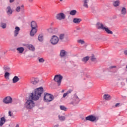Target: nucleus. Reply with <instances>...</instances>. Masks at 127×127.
I'll use <instances>...</instances> for the list:
<instances>
[{
  "instance_id": "1",
  "label": "nucleus",
  "mask_w": 127,
  "mask_h": 127,
  "mask_svg": "<svg viewBox=\"0 0 127 127\" xmlns=\"http://www.w3.org/2000/svg\"><path fill=\"white\" fill-rule=\"evenodd\" d=\"M43 87H40L36 89L29 96V98L24 104V107L27 110H32L35 107V103L33 101L39 100L43 93Z\"/></svg>"
},
{
  "instance_id": "2",
  "label": "nucleus",
  "mask_w": 127,
  "mask_h": 127,
  "mask_svg": "<svg viewBox=\"0 0 127 127\" xmlns=\"http://www.w3.org/2000/svg\"><path fill=\"white\" fill-rule=\"evenodd\" d=\"M97 29H101V30H105L107 34H113V31L109 29L107 26L104 25L102 23L97 22L96 25Z\"/></svg>"
},
{
  "instance_id": "3",
  "label": "nucleus",
  "mask_w": 127,
  "mask_h": 127,
  "mask_svg": "<svg viewBox=\"0 0 127 127\" xmlns=\"http://www.w3.org/2000/svg\"><path fill=\"white\" fill-rule=\"evenodd\" d=\"M31 30L30 32V36L32 37H33L34 35H35V34L36 32H37V28H38V27L37 26V23H36V22L34 21H32L31 22Z\"/></svg>"
},
{
  "instance_id": "4",
  "label": "nucleus",
  "mask_w": 127,
  "mask_h": 127,
  "mask_svg": "<svg viewBox=\"0 0 127 127\" xmlns=\"http://www.w3.org/2000/svg\"><path fill=\"white\" fill-rule=\"evenodd\" d=\"M44 96V100L46 103H50L54 100V96L49 93H45Z\"/></svg>"
},
{
  "instance_id": "5",
  "label": "nucleus",
  "mask_w": 127,
  "mask_h": 127,
  "mask_svg": "<svg viewBox=\"0 0 127 127\" xmlns=\"http://www.w3.org/2000/svg\"><path fill=\"white\" fill-rule=\"evenodd\" d=\"M50 42L52 45H56L59 42V38L56 35H53L51 38Z\"/></svg>"
},
{
  "instance_id": "6",
  "label": "nucleus",
  "mask_w": 127,
  "mask_h": 127,
  "mask_svg": "<svg viewBox=\"0 0 127 127\" xmlns=\"http://www.w3.org/2000/svg\"><path fill=\"white\" fill-rule=\"evenodd\" d=\"M85 120L86 121H89V122H97L99 121V117L94 115H89L85 118Z\"/></svg>"
},
{
  "instance_id": "7",
  "label": "nucleus",
  "mask_w": 127,
  "mask_h": 127,
  "mask_svg": "<svg viewBox=\"0 0 127 127\" xmlns=\"http://www.w3.org/2000/svg\"><path fill=\"white\" fill-rule=\"evenodd\" d=\"M62 79H63V76L61 74H57L55 76L54 80L55 82L58 83V86H60V85H61Z\"/></svg>"
},
{
  "instance_id": "8",
  "label": "nucleus",
  "mask_w": 127,
  "mask_h": 127,
  "mask_svg": "<svg viewBox=\"0 0 127 127\" xmlns=\"http://www.w3.org/2000/svg\"><path fill=\"white\" fill-rule=\"evenodd\" d=\"M12 98H11L10 96L5 97L2 99V103H3V104H5L6 105L12 104Z\"/></svg>"
},
{
  "instance_id": "9",
  "label": "nucleus",
  "mask_w": 127,
  "mask_h": 127,
  "mask_svg": "<svg viewBox=\"0 0 127 127\" xmlns=\"http://www.w3.org/2000/svg\"><path fill=\"white\" fill-rule=\"evenodd\" d=\"M56 18L58 20H63L66 18V15L63 12H60L56 15Z\"/></svg>"
},
{
  "instance_id": "10",
  "label": "nucleus",
  "mask_w": 127,
  "mask_h": 127,
  "mask_svg": "<svg viewBox=\"0 0 127 127\" xmlns=\"http://www.w3.org/2000/svg\"><path fill=\"white\" fill-rule=\"evenodd\" d=\"M79 103H80V99L78 97V96L74 95L73 96V101L69 103V105H73L75 106V105H77L79 104Z\"/></svg>"
},
{
  "instance_id": "11",
  "label": "nucleus",
  "mask_w": 127,
  "mask_h": 127,
  "mask_svg": "<svg viewBox=\"0 0 127 127\" xmlns=\"http://www.w3.org/2000/svg\"><path fill=\"white\" fill-rule=\"evenodd\" d=\"M6 13L8 16H10L13 12V10H12V8H11V6L8 5L6 7L5 9Z\"/></svg>"
},
{
  "instance_id": "12",
  "label": "nucleus",
  "mask_w": 127,
  "mask_h": 127,
  "mask_svg": "<svg viewBox=\"0 0 127 127\" xmlns=\"http://www.w3.org/2000/svg\"><path fill=\"white\" fill-rule=\"evenodd\" d=\"M16 12H21V13H23L24 12V5H21V6H17L15 9Z\"/></svg>"
},
{
  "instance_id": "13",
  "label": "nucleus",
  "mask_w": 127,
  "mask_h": 127,
  "mask_svg": "<svg viewBox=\"0 0 127 127\" xmlns=\"http://www.w3.org/2000/svg\"><path fill=\"white\" fill-rule=\"evenodd\" d=\"M68 55V52L66 51L65 50H61L60 51V56L62 58L66 57Z\"/></svg>"
},
{
  "instance_id": "14",
  "label": "nucleus",
  "mask_w": 127,
  "mask_h": 127,
  "mask_svg": "<svg viewBox=\"0 0 127 127\" xmlns=\"http://www.w3.org/2000/svg\"><path fill=\"white\" fill-rule=\"evenodd\" d=\"M30 82L31 84H33V85H36V84L39 82V79L37 77H33L30 79Z\"/></svg>"
},
{
  "instance_id": "15",
  "label": "nucleus",
  "mask_w": 127,
  "mask_h": 127,
  "mask_svg": "<svg viewBox=\"0 0 127 127\" xmlns=\"http://www.w3.org/2000/svg\"><path fill=\"white\" fill-rule=\"evenodd\" d=\"M19 31H20V28L18 26L15 27V30L14 31V37H17V35L19 34Z\"/></svg>"
},
{
  "instance_id": "16",
  "label": "nucleus",
  "mask_w": 127,
  "mask_h": 127,
  "mask_svg": "<svg viewBox=\"0 0 127 127\" xmlns=\"http://www.w3.org/2000/svg\"><path fill=\"white\" fill-rule=\"evenodd\" d=\"M103 99L105 100V101H110L112 100V96H111L110 94H105L103 95Z\"/></svg>"
},
{
  "instance_id": "17",
  "label": "nucleus",
  "mask_w": 127,
  "mask_h": 127,
  "mask_svg": "<svg viewBox=\"0 0 127 127\" xmlns=\"http://www.w3.org/2000/svg\"><path fill=\"white\" fill-rule=\"evenodd\" d=\"M121 12L122 16H125V15H126V14L127 13V8L125 7H123L121 8Z\"/></svg>"
},
{
  "instance_id": "18",
  "label": "nucleus",
  "mask_w": 127,
  "mask_h": 127,
  "mask_svg": "<svg viewBox=\"0 0 127 127\" xmlns=\"http://www.w3.org/2000/svg\"><path fill=\"white\" fill-rule=\"evenodd\" d=\"M26 47L31 51H34L35 50V48L32 44H27L26 45Z\"/></svg>"
},
{
  "instance_id": "19",
  "label": "nucleus",
  "mask_w": 127,
  "mask_h": 127,
  "mask_svg": "<svg viewBox=\"0 0 127 127\" xmlns=\"http://www.w3.org/2000/svg\"><path fill=\"white\" fill-rule=\"evenodd\" d=\"M38 39L40 42H43V40H44V35L43 33H41L39 35Z\"/></svg>"
},
{
  "instance_id": "20",
  "label": "nucleus",
  "mask_w": 127,
  "mask_h": 127,
  "mask_svg": "<svg viewBox=\"0 0 127 127\" xmlns=\"http://www.w3.org/2000/svg\"><path fill=\"white\" fill-rule=\"evenodd\" d=\"M73 92V90L69 89L66 92L64 93L63 95V98L64 99L66 97H68V95L71 94Z\"/></svg>"
},
{
  "instance_id": "21",
  "label": "nucleus",
  "mask_w": 127,
  "mask_h": 127,
  "mask_svg": "<svg viewBox=\"0 0 127 127\" xmlns=\"http://www.w3.org/2000/svg\"><path fill=\"white\" fill-rule=\"evenodd\" d=\"M6 120L5 118L1 117L0 118V127H2L4 124H5Z\"/></svg>"
},
{
  "instance_id": "22",
  "label": "nucleus",
  "mask_w": 127,
  "mask_h": 127,
  "mask_svg": "<svg viewBox=\"0 0 127 127\" xmlns=\"http://www.w3.org/2000/svg\"><path fill=\"white\" fill-rule=\"evenodd\" d=\"M17 51H18V53L20 54H22L24 52V48L22 47H18L16 49Z\"/></svg>"
},
{
  "instance_id": "23",
  "label": "nucleus",
  "mask_w": 127,
  "mask_h": 127,
  "mask_svg": "<svg viewBox=\"0 0 127 127\" xmlns=\"http://www.w3.org/2000/svg\"><path fill=\"white\" fill-rule=\"evenodd\" d=\"M95 75L96 78H101L102 77V72L99 70H96L95 72Z\"/></svg>"
},
{
  "instance_id": "24",
  "label": "nucleus",
  "mask_w": 127,
  "mask_h": 127,
  "mask_svg": "<svg viewBox=\"0 0 127 127\" xmlns=\"http://www.w3.org/2000/svg\"><path fill=\"white\" fill-rule=\"evenodd\" d=\"M81 21H82V19L80 18H74L73 19V23H75L76 24H79Z\"/></svg>"
},
{
  "instance_id": "25",
  "label": "nucleus",
  "mask_w": 127,
  "mask_h": 127,
  "mask_svg": "<svg viewBox=\"0 0 127 127\" xmlns=\"http://www.w3.org/2000/svg\"><path fill=\"white\" fill-rule=\"evenodd\" d=\"M19 81V78L17 76H15L12 79V83L15 84V83H17Z\"/></svg>"
},
{
  "instance_id": "26",
  "label": "nucleus",
  "mask_w": 127,
  "mask_h": 127,
  "mask_svg": "<svg viewBox=\"0 0 127 127\" xmlns=\"http://www.w3.org/2000/svg\"><path fill=\"white\" fill-rule=\"evenodd\" d=\"M89 0H83V6L84 7H86V8H88V3H89Z\"/></svg>"
},
{
  "instance_id": "27",
  "label": "nucleus",
  "mask_w": 127,
  "mask_h": 127,
  "mask_svg": "<svg viewBox=\"0 0 127 127\" xmlns=\"http://www.w3.org/2000/svg\"><path fill=\"white\" fill-rule=\"evenodd\" d=\"M0 27H1L2 29H5V28H6V23L1 22L0 23Z\"/></svg>"
},
{
  "instance_id": "28",
  "label": "nucleus",
  "mask_w": 127,
  "mask_h": 127,
  "mask_svg": "<svg viewBox=\"0 0 127 127\" xmlns=\"http://www.w3.org/2000/svg\"><path fill=\"white\" fill-rule=\"evenodd\" d=\"M114 6L117 7L120 5V0H118L114 2L113 3Z\"/></svg>"
},
{
  "instance_id": "29",
  "label": "nucleus",
  "mask_w": 127,
  "mask_h": 127,
  "mask_svg": "<svg viewBox=\"0 0 127 127\" xmlns=\"http://www.w3.org/2000/svg\"><path fill=\"white\" fill-rule=\"evenodd\" d=\"M76 13H77V11L76 10H72L69 12V14L72 16L76 15Z\"/></svg>"
},
{
  "instance_id": "30",
  "label": "nucleus",
  "mask_w": 127,
  "mask_h": 127,
  "mask_svg": "<svg viewBox=\"0 0 127 127\" xmlns=\"http://www.w3.org/2000/svg\"><path fill=\"white\" fill-rule=\"evenodd\" d=\"M90 59V57H85L82 59V61L83 62H84V63H86V62H87Z\"/></svg>"
},
{
  "instance_id": "31",
  "label": "nucleus",
  "mask_w": 127,
  "mask_h": 127,
  "mask_svg": "<svg viewBox=\"0 0 127 127\" xmlns=\"http://www.w3.org/2000/svg\"><path fill=\"white\" fill-rule=\"evenodd\" d=\"M58 118H59V119L60 120V121H61L62 122L65 121V118L64 116L59 115Z\"/></svg>"
},
{
  "instance_id": "32",
  "label": "nucleus",
  "mask_w": 127,
  "mask_h": 127,
  "mask_svg": "<svg viewBox=\"0 0 127 127\" xmlns=\"http://www.w3.org/2000/svg\"><path fill=\"white\" fill-rule=\"evenodd\" d=\"M65 34H61L59 36L60 40H63L65 38Z\"/></svg>"
},
{
  "instance_id": "33",
  "label": "nucleus",
  "mask_w": 127,
  "mask_h": 127,
  "mask_svg": "<svg viewBox=\"0 0 127 127\" xmlns=\"http://www.w3.org/2000/svg\"><path fill=\"white\" fill-rule=\"evenodd\" d=\"M60 109L62 111H66V110H67V108L66 107H65V106H63V105L60 106Z\"/></svg>"
},
{
  "instance_id": "34",
  "label": "nucleus",
  "mask_w": 127,
  "mask_h": 127,
  "mask_svg": "<svg viewBox=\"0 0 127 127\" xmlns=\"http://www.w3.org/2000/svg\"><path fill=\"white\" fill-rule=\"evenodd\" d=\"M3 70L6 72H8V71H10V68L8 67V66H4Z\"/></svg>"
},
{
  "instance_id": "35",
  "label": "nucleus",
  "mask_w": 127,
  "mask_h": 127,
  "mask_svg": "<svg viewBox=\"0 0 127 127\" xmlns=\"http://www.w3.org/2000/svg\"><path fill=\"white\" fill-rule=\"evenodd\" d=\"M77 42L79 43V44H82V45L85 44V41L83 40H78L77 41Z\"/></svg>"
},
{
  "instance_id": "36",
  "label": "nucleus",
  "mask_w": 127,
  "mask_h": 127,
  "mask_svg": "<svg viewBox=\"0 0 127 127\" xmlns=\"http://www.w3.org/2000/svg\"><path fill=\"white\" fill-rule=\"evenodd\" d=\"M4 77L6 79H8L9 77V73L7 72H5Z\"/></svg>"
},
{
  "instance_id": "37",
  "label": "nucleus",
  "mask_w": 127,
  "mask_h": 127,
  "mask_svg": "<svg viewBox=\"0 0 127 127\" xmlns=\"http://www.w3.org/2000/svg\"><path fill=\"white\" fill-rule=\"evenodd\" d=\"M39 62V63H44V62L45 61V60H44V59L41 58H39L38 59Z\"/></svg>"
},
{
  "instance_id": "38",
  "label": "nucleus",
  "mask_w": 127,
  "mask_h": 127,
  "mask_svg": "<svg viewBox=\"0 0 127 127\" xmlns=\"http://www.w3.org/2000/svg\"><path fill=\"white\" fill-rule=\"evenodd\" d=\"M47 31L50 33H53V28H50L48 29Z\"/></svg>"
},
{
  "instance_id": "39",
  "label": "nucleus",
  "mask_w": 127,
  "mask_h": 127,
  "mask_svg": "<svg viewBox=\"0 0 127 127\" xmlns=\"http://www.w3.org/2000/svg\"><path fill=\"white\" fill-rule=\"evenodd\" d=\"M91 61H95L96 60V58H95V56L93 55L92 56L91 58Z\"/></svg>"
},
{
  "instance_id": "40",
  "label": "nucleus",
  "mask_w": 127,
  "mask_h": 127,
  "mask_svg": "<svg viewBox=\"0 0 127 127\" xmlns=\"http://www.w3.org/2000/svg\"><path fill=\"white\" fill-rule=\"evenodd\" d=\"M88 86H89V87L91 88V87H93V82H88Z\"/></svg>"
},
{
  "instance_id": "41",
  "label": "nucleus",
  "mask_w": 127,
  "mask_h": 127,
  "mask_svg": "<svg viewBox=\"0 0 127 127\" xmlns=\"http://www.w3.org/2000/svg\"><path fill=\"white\" fill-rule=\"evenodd\" d=\"M8 116L9 117H12V114L11 113V112L9 111V112H8Z\"/></svg>"
},
{
  "instance_id": "42",
  "label": "nucleus",
  "mask_w": 127,
  "mask_h": 127,
  "mask_svg": "<svg viewBox=\"0 0 127 127\" xmlns=\"http://www.w3.org/2000/svg\"><path fill=\"white\" fill-rule=\"evenodd\" d=\"M120 106H121V104H120V103H117V104L115 105V107H120Z\"/></svg>"
},
{
  "instance_id": "43",
  "label": "nucleus",
  "mask_w": 127,
  "mask_h": 127,
  "mask_svg": "<svg viewBox=\"0 0 127 127\" xmlns=\"http://www.w3.org/2000/svg\"><path fill=\"white\" fill-rule=\"evenodd\" d=\"M116 66H115V65H113V66H110V69H113V68H116Z\"/></svg>"
},
{
  "instance_id": "44",
  "label": "nucleus",
  "mask_w": 127,
  "mask_h": 127,
  "mask_svg": "<svg viewBox=\"0 0 127 127\" xmlns=\"http://www.w3.org/2000/svg\"><path fill=\"white\" fill-rule=\"evenodd\" d=\"M125 55H127V50L124 51Z\"/></svg>"
},
{
  "instance_id": "45",
  "label": "nucleus",
  "mask_w": 127,
  "mask_h": 127,
  "mask_svg": "<svg viewBox=\"0 0 127 127\" xmlns=\"http://www.w3.org/2000/svg\"><path fill=\"white\" fill-rule=\"evenodd\" d=\"M14 1V0H9V3H12Z\"/></svg>"
},
{
  "instance_id": "46",
  "label": "nucleus",
  "mask_w": 127,
  "mask_h": 127,
  "mask_svg": "<svg viewBox=\"0 0 127 127\" xmlns=\"http://www.w3.org/2000/svg\"><path fill=\"white\" fill-rule=\"evenodd\" d=\"M86 77H87V78H91V76H90L89 75H87Z\"/></svg>"
},
{
  "instance_id": "47",
  "label": "nucleus",
  "mask_w": 127,
  "mask_h": 127,
  "mask_svg": "<svg viewBox=\"0 0 127 127\" xmlns=\"http://www.w3.org/2000/svg\"><path fill=\"white\" fill-rule=\"evenodd\" d=\"M33 0H29V1H30V2H32Z\"/></svg>"
},
{
  "instance_id": "48",
  "label": "nucleus",
  "mask_w": 127,
  "mask_h": 127,
  "mask_svg": "<svg viewBox=\"0 0 127 127\" xmlns=\"http://www.w3.org/2000/svg\"><path fill=\"white\" fill-rule=\"evenodd\" d=\"M64 91H65V90H63L62 91V93H64Z\"/></svg>"
},
{
  "instance_id": "49",
  "label": "nucleus",
  "mask_w": 127,
  "mask_h": 127,
  "mask_svg": "<svg viewBox=\"0 0 127 127\" xmlns=\"http://www.w3.org/2000/svg\"><path fill=\"white\" fill-rule=\"evenodd\" d=\"M60 1H61V2H62V1H63V0H60Z\"/></svg>"
},
{
  "instance_id": "50",
  "label": "nucleus",
  "mask_w": 127,
  "mask_h": 127,
  "mask_svg": "<svg viewBox=\"0 0 127 127\" xmlns=\"http://www.w3.org/2000/svg\"><path fill=\"white\" fill-rule=\"evenodd\" d=\"M19 126H18V125H17L16 126V127H19Z\"/></svg>"
},
{
  "instance_id": "51",
  "label": "nucleus",
  "mask_w": 127,
  "mask_h": 127,
  "mask_svg": "<svg viewBox=\"0 0 127 127\" xmlns=\"http://www.w3.org/2000/svg\"><path fill=\"white\" fill-rule=\"evenodd\" d=\"M124 30H125V31H127V29H124Z\"/></svg>"
}]
</instances>
